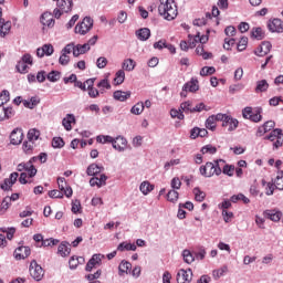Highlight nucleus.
<instances>
[{
    "instance_id": "49530a36",
    "label": "nucleus",
    "mask_w": 283,
    "mask_h": 283,
    "mask_svg": "<svg viewBox=\"0 0 283 283\" xmlns=\"http://www.w3.org/2000/svg\"><path fill=\"white\" fill-rule=\"evenodd\" d=\"M211 74H216V67L213 66H203L200 71V76H211Z\"/></svg>"
},
{
    "instance_id": "603ef678",
    "label": "nucleus",
    "mask_w": 283,
    "mask_h": 283,
    "mask_svg": "<svg viewBox=\"0 0 283 283\" xmlns=\"http://www.w3.org/2000/svg\"><path fill=\"white\" fill-rule=\"evenodd\" d=\"M247 45H249V38H241L237 46L238 51L244 52V50H247Z\"/></svg>"
},
{
    "instance_id": "bf43d9fd",
    "label": "nucleus",
    "mask_w": 283,
    "mask_h": 283,
    "mask_svg": "<svg viewBox=\"0 0 283 283\" xmlns=\"http://www.w3.org/2000/svg\"><path fill=\"white\" fill-rule=\"evenodd\" d=\"M182 255H184V261L187 264H191V262H193V260H195L193 254H191V251H189V250H184Z\"/></svg>"
},
{
    "instance_id": "72a5a7b5",
    "label": "nucleus",
    "mask_w": 283,
    "mask_h": 283,
    "mask_svg": "<svg viewBox=\"0 0 283 283\" xmlns=\"http://www.w3.org/2000/svg\"><path fill=\"white\" fill-rule=\"evenodd\" d=\"M139 190L144 196H147V193H150V191H154V185L149 184V181H143L139 186Z\"/></svg>"
},
{
    "instance_id": "6e6552de",
    "label": "nucleus",
    "mask_w": 283,
    "mask_h": 283,
    "mask_svg": "<svg viewBox=\"0 0 283 283\" xmlns=\"http://www.w3.org/2000/svg\"><path fill=\"white\" fill-rule=\"evenodd\" d=\"M30 253H32L30 247L21 245L14 250L13 256L17 260H25V258H30Z\"/></svg>"
},
{
    "instance_id": "412c9836",
    "label": "nucleus",
    "mask_w": 283,
    "mask_h": 283,
    "mask_svg": "<svg viewBox=\"0 0 283 283\" xmlns=\"http://www.w3.org/2000/svg\"><path fill=\"white\" fill-rule=\"evenodd\" d=\"M136 36L139 41H147L151 36V31L148 28H143L136 31Z\"/></svg>"
},
{
    "instance_id": "aec40b11",
    "label": "nucleus",
    "mask_w": 283,
    "mask_h": 283,
    "mask_svg": "<svg viewBox=\"0 0 283 283\" xmlns=\"http://www.w3.org/2000/svg\"><path fill=\"white\" fill-rule=\"evenodd\" d=\"M113 96H114L115 101H120L122 103H125V101H127V98L132 97V92L115 91Z\"/></svg>"
},
{
    "instance_id": "1a4fd4ad",
    "label": "nucleus",
    "mask_w": 283,
    "mask_h": 283,
    "mask_svg": "<svg viewBox=\"0 0 283 283\" xmlns=\"http://www.w3.org/2000/svg\"><path fill=\"white\" fill-rule=\"evenodd\" d=\"M18 179H19V172H12L10 175V178H7L3 180V182L0 185V188L3 191H10V189L12 188V185H14V182H17Z\"/></svg>"
},
{
    "instance_id": "13d9d810",
    "label": "nucleus",
    "mask_w": 283,
    "mask_h": 283,
    "mask_svg": "<svg viewBox=\"0 0 283 283\" xmlns=\"http://www.w3.org/2000/svg\"><path fill=\"white\" fill-rule=\"evenodd\" d=\"M218 151V148H216V146H212V145H207V146H203L201 148V153L202 154H216Z\"/></svg>"
},
{
    "instance_id": "c85d7f7f",
    "label": "nucleus",
    "mask_w": 283,
    "mask_h": 283,
    "mask_svg": "<svg viewBox=\"0 0 283 283\" xmlns=\"http://www.w3.org/2000/svg\"><path fill=\"white\" fill-rule=\"evenodd\" d=\"M122 67L126 72H134L136 67V61H134L133 59H126L124 60Z\"/></svg>"
},
{
    "instance_id": "9d476101",
    "label": "nucleus",
    "mask_w": 283,
    "mask_h": 283,
    "mask_svg": "<svg viewBox=\"0 0 283 283\" xmlns=\"http://www.w3.org/2000/svg\"><path fill=\"white\" fill-rule=\"evenodd\" d=\"M11 145H21L23 143V129L15 128L10 135Z\"/></svg>"
},
{
    "instance_id": "338daca9",
    "label": "nucleus",
    "mask_w": 283,
    "mask_h": 283,
    "mask_svg": "<svg viewBox=\"0 0 283 283\" xmlns=\"http://www.w3.org/2000/svg\"><path fill=\"white\" fill-rule=\"evenodd\" d=\"M63 196H65L63 190H51V191H49V197L50 198H63Z\"/></svg>"
},
{
    "instance_id": "0e129e2a",
    "label": "nucleus",
    "mask_w": 283,
    "mask_h": 283,
    "mask_svg": "<svg viewBox=\"0 0 283 283\" xmlns=\"http://www.w3.org/2000/svg\"><path fill=\"white\" fill-rule=\"evenodd\" d=\"M221 171H223V174L226 175V176H233V172L235 171V166H233V165H226L224 167H223V170H221Z\"/></svg>"
},
{
    "instance_id": "c03bdc74",
    "label": "nucleus",
    "mask_w": 283,
    "mask_h": 283,
    "mask_svg": "<svg viewBox=\"0 0 283 283\" xmlns=\"http://www.w3.org/2000/svg\"><path fill=\"white\" fill-rule=\"evenodd\" d=\"M193 193H195V200H197V202H202L205 198H207V193L200 190V188H195Z\"/></svg>"
},
{
    "instance_id": "7c9ffc66",
    "label": "nucleus",
    "mask_w": 283,
    "mask_h": 283,
    "mask_svg": "<svg viewBox=\"0 0 283 283\" xmlns=\"http://www.w3.org/2000/svg\"><path fill=\"white\" fill-rule=\"evenodd\" d=\"M39 103H41V99H39V97L36 96L31 97L30 101L28 99L23 101L24 107H28L29 109H34L36 105H39Z\"/></svg>"
},
{
    "instance_id": "a211bd4d",
    "label": "nucleus",
    "mask_w": 283,
    "mask_h": 283,
    "mask_svg": "<svg viewBox=\"0 0 283 283\" xmlns=\"http://www.w3.org/2000/svg\"><path fill=\"white\" fill-rule=\"evenodd\" d=\"M127 147V139L125 137H116L113 142V148L116 149L117 151H125Z\"/></svg>"
},
{
    "instance_id": "2eb2a0df",
    "label": "nucleus",
    "mask_w": 283,
    "mask_h": 283,
    "mask_svg": "<svg viewBox=\"0 0 283 283\" xmlns=\"http://www.w3.org/2000/svg\"><path fill=\"white\" fill-rule=\"evenodd\" d=\"M238 125H240V122L231 116L226 117L222 123V127H228V132H235V129H238Z\"/></svg>"
},
{
    "instance_id": "393cba45",
    "label": "nucleus",
    "mask_w": 283,
    "mask_h": 283,
    "mask_svg": "<svg viewBox=\"0 0 283 283\" xmlns=\"http://www.w3.org/2000/svg\"><path fill=\"white\" fill-rule=\"evenodd\" d=\"M27 138H28V140H31L32 143H36V140H39V138H41V132L36 128H31L28 132Z\"/></svg>"
},
{
    "instance_id": "473e14b6",
    "label": "nucleus",
    "mask_w": 283,
    "mask_h": 283,
    "mask_svg": "<svg viewBox=\"0 0 283 283\" xmlns=\"http://www.w3.org/2000/svg\"><path fill=\"white\" fill-rule=\"evenodd\" d=\"M24 171L28 172L29 178H34L36 176V168L30 161L24 163Z\"/></svg>"
},
{
    "instance_id": "7ed1b4c3",
    "label": "nucleus",
    "mask_w": 283,
    "mask_h": 283,
    "mask_svg": "<svg viewBox=\"0 0 283 283\" xmlns=\"http://www.w3.org/2000/svg\"><path fill=\"white\" fill-rule=\"evenodd\" d=\"M57 8L54 9L53 14L55 19H61L64 13L72 12V8L74 6L73 0H57Z\"/></svg>"
},
{
    "instance_id": "e2e57ef3",
    "label": "nucleus",
    "mask_w": 283,
    "mask_h": 283,
    "mask_svg": "<svg viewBox=\"0 0 283 283\" xmlns=\"http://www.w3.org/2000/svg\"><path fill=\"white\" fill-rule=\"evenodd\" d=\"M252 36L258 39V41H262V39H264V31H262V28H256L252 31Z\"/></svg>"
},
{
    "instance_id": "f257e3e1",
    "label": "nucleus",
    "mask_w": 283,
    "mask_h": 283,
    "mask_svg": "<svg viewBox=\"0 0 283 283\" xmlns=\"http://www.w3.org/2000/svg\"><path fill=\"white\" fill-rule=\"evenodd\" d=\"M158 12L166 21H174L178 17L176 0H159Z\"/></svg>"
},
{
    "instance_id": "4c0bfd02",
    "label": "nucleus",
    "mask_w": 283,
    "mask_h": 283,
    "mask_svg": "<svg viewBox=\"0 0 283 283\" xmlns=\"http://www.w3.org/2000/svg\"><path fill=\"white\" fill-rule=\"evenodd\" d=\"M240 200H242L243 205H249V202H251V200L243 193L232 196L230 202H238Z\"/></svg>"
},
{
    "instance_id": "6e6d98bb",
    "label": "nucleus",
    "mask_w": 283,
    "mask_h": 283,
    "mask_svg": "<svg viewBox=\"0 0 283 283\" xmlns=\"http://www.w3.org/2000/svg\"><path fill=\"white\" fill-rule=\"evenodd\" d=\"M200 43V32H197V34L191 39V35H189V48L193 49L196 45Z\"/></svg>"
},
{
    "instance_id": "f704fd0d",
    "label": "nucleus",
    "mask_w": 283,
    "mask_h": 283,
    "mask_svg": "<svg viewBox=\"0 0 283 283\" xmlns=\"http://www.w3.org/2000/svg\"><path fill=\"white\" fill-rule=\"evenodd\" d=\"M266 185V187H265ZM262 186L265 187V193L268 196H273L275 191V182L272 180V182H266L265 180H262Z\"/></svg>"
},
{
    "instance_id": "2f4dec72",
    "label": "nucleus",
    "mask_w": 283,
    "mask_h": 283,
    "mask_svg": "<svg viewBox=\"0 0 283 283\" xmlns=\"http://www.w3.org/2000/svg\"><path fill=\"white\" fill-rule=\"evenodd\" d=\"M266 90H269V82H266V80H261L256 82V87L254 90L256 94H260L261 92H266Z\"/></svg>"
},
{
    "instance_id": "f3484780",
    "label": "nucleus",
    "mask_w": 283,
    "mask_h": 283,
    "mask_svg": "<svg viewBox=\"0 0 283 283\" xmlns=\"http://www.w3.org/2000/svg\"><path fill=\"white\" fill-rule=\"evenodd\" d=\"M101 262H103V256L101 254H94L86 264V271H92L95 266H101Z\"/></svg>"
},
{
    "instance_id": "37998d69",
    "label": "nucleus",
    "mask_w": 283,
    "mask_h": 283,
    "mask_svg": "<svg viewBox=\"0 0 283 283\" xmlns=\"http://www.w3.org/2000/svg\"><path fill=\"white\" fill-rule=\"evenodd\" d=\"M170 116L171 118H178V120H185V114L182 113V109L180 107L179 109H170Z\"/></svg>"
},
{
    "instance_id": "5fc2aeb1",
    "label": "nucleus",
    "mask_w": 283,
    "mask_h": 283,
    "mask_svg": "<svg viewBox=\"0 0 283 283\" xmlns=\"http://www.w3.org/2000/svg\"><path fill=\"white\" fill-rule=\"evenodd\" d=\"M80 260H83V258L72 256L69 261L70 269H72V270L76 269L78 266V264H81Z\"/></svg>"
},
{
    "instance_id": "423d86ee",
    "label": "nucleus",
    "mask_w": 283,
    "mask_h": 283,
    "mask_svg": "<svg viewBox=\"0 0 283 283\" xmlns=\"http://www.w3.org/2000/svg\"><path fill=\"white\" fill-rule=\"evenodd\" d=\"M193 277V271L191 269L187 270H179L177 273V283H191V280Z\"/></svg>"
},
{
    "instance_id": "ddd939ff",
    "label": "nucleus",
    "mask_w": 283,
    "mask_h": 283,
    "mask_svg": "<svg viewBox=\"0 0 283 283\" xmlns=\"http://www.w3.org/2000/svg\"><path fill=\"white\" fill-rule=\"evenodd\" d=\"M268 29L270 30V32L282 33L283 32V22L280 19L270 20L268 23Z\"/></svg>"
},
{
    "instance_id": "f8f14e48",
    "label": "nucleus",
    "mask_w": 283,
    "mask_h": 283,
    "mask_svg": "<svg viewBox=\"0 0 283 283\" xmlns=\"http://www.w3.org/2000/svg\"><path fill=\"white\" fill-rule=\"evenodd\" d=\"M271 48H273V45L271 44V42L269 41H264L261 43V45L256 49V51L254 52V54L256 56H266V54H269V52H271Z\"/></svg>"
},
{
    "instance_id": "c9c22d12",
    "label": "nucleus",
    "mask_w": 283,
    "mask_h": 283,
    "mask_svg": "<svg viewBox=\"0 0 283 283\" xmlns=\"http://www.w3.org/2000/svg\"><path fill=\"white\" fill-rule=\"evenodd\" d=\"M117 251H136V245L134 243L122 242L118 244Z\"/></svg>"
},
{
    "instance_id": "a19ab883",
    "label": "nucleus",
    "mask_w": 283,
    "mask_h": 283,
    "mask_svg": "<svg viewBox=\"0 0 283 283\" xmlns=\"http://www.w3.org/2000/svg\"><path fill=\"white\" fill-rule=\"evenodd\" d=\"M130 270H132V263H129L127 261L120 262V264L118 266L119 275H123V273H127Z\"/></svg>"
},
{
    "instance_id": "de8ad7c7",
    "label": "nucleus",
    "mask_w": 283,
    "mask_h": 283,
    "mask_svg": "<svg viewBox=\"0 0 283 283\" xmlns=\"http://www.w3.org/2000/svg\"><path fill=\"white\" fill-rule=\"evenodd\" d=\"M282 132V129L276 128L273 129L266 137L265 140H271V143L277 140V137L280 136V133Z\"/></svg>"
},
{
    "instance_id": "052dcab7",
    "label": "nucleus",
    "mask_w": 283,
    "mask_h": 283,
    "mask_svg": "<svg viewBox=\"0 0 283 283\" xmlns=\"http://www.w3.org/2000/svg\"><path fill=\"white\" fill-rule=\"evenodd\" d=\"M178 191L176 190H170L168 193H167V200L169 202H178Z\"/></svg>"
},
{
    "instance_id": "680f3d73",
    "label": "nucleus",
    "mask_w": 283,
    "mask_h": 283,
    "mask_svg": "<svg viewBox=\"0 0 283 283\" xmlns=\"http://www.w3.org/2000/svg\"><path fill=\"white\" fill-rule=\"evenodd\" d=\"M59 239H45L42 241V247H56L59 244Z\"/></svg>"
},
{
    "instance_id": "dca6fc26",
    "label": "nucleus",
    "mask_w": 283,
    "mask_h": 283,
    "mask_svg": "<svg viewBox=\"0 0 283 283\" xmlns=\"http://www.w3.org/2000/svg\"><path fill=\"white\" fill-rule=\"evenodd\" d=\"M106 182H107V176H105V175H99V177L93 176V178L90 179L91 187L101 188V187L105 186Z\"/></svg>"
},
{
    "instance_id": "39448f33",
    "label": "nucleus",
    "mask_w": 283,
    "mask_h": 283,
    "mask_svg": "<svg viewBox=\"0 0 283 283\" xmlns=\"http://www.w3.org/2000/svg\"><path fill=\"white\" fill-rule=\"evenodd\" d=\"M92 28H94V20H92L90 17H86L81 23L76 24L74 32L75 34L85 35L87 32H90V30H92Z\"/></svg>"
},
{
    "instance_id": "f03ea898",
    "label": "nucleus",
    "mask_w": 283,
    "mask_h": 283,
    "mask_svg": "<svg viewBox=\"0 0 283 283\" xmlns=\"http://www.w3.org/2000/svg\"><path fill=\"white\" fill-rule=\"evenodd\" d=\"M220 163H224V160L219 159L214 160V163L208 161L206 165L200 166L199 171L201 176L205 178H213V176H220V174H222Z\"/></svg>"
},
{
    "instance_id": "ea45409f",
    "label": "nucleus",
    "mask_w": 283,
    "mask_h": 283,
    "mask_svg": "<svg viewBox=\"0 0 283 283\" xmlns=\"http://www.w3.org/2000/svg\"><path fill=\"white\" fill-rule=\"evenodd\" d=\"M250 120H252V123H260V120H262V108L254 109L252 115H250Z\"/></svg>"
},
{
    "instance_id": "5701e85b",
    "label": "nucleus",
    "mask_w": 283,
    "mask_h": 283,
    "mask_svg": "<svg viewBox=\"0 0 283 283\" xmlns=\"http://www.w3.org/2000/svg\"><path fill=\"white\" fill-rule=\"evenodd\" d=\"M103 169L104 168L102 166L91 164L86 169V174L87 176H98L103 171Z\"/></svg>"
},
{
    "instance_id": "864d4df0",
    "label": "nucleus",
    "mask_w": 283,
    "mask_h": 283,
    "mask_svg": "<svg viewBox=\"0 0 283 283\" xmlns=\"http://www.w3.org/2000/svg\"><path fill=\"white\" fill-rule=\"evenodd\" d=\"M10 102V92L9 91H2L0 93V105H6V103Z\"/></svg>"
},
{
    "instance_id": "b1692460",
    "label": "nucleus",
    "mask_w": 283,
    "mask_h": 283,
    "mask_svg": "<svg viewBox=\"0 0 283 283\" xmlns=\"http://www.w3.org/2000/svg\"><path fill=\"white\" fill-rule=\"evenodd\" d=\"M75 117L72 114H67L66 117L63 118L62 125L66 132H71L72 129V123H74Z\"/></svg>"
},
{
    "instance_id": "09e8293b",
    "label": "nucleus",
    "mask_w": 283,
    "mask_h": 283,
    "mask_svg": "<svg viewBox=\"0 0 283 283\" xmlns=\"http://www.w3.org/2000/svg\"><path fill=\"white\" fill-rule=\"evenodd\" d=\"M97 87L99 88L101 94L105 92V90H112V84H109V81L107 80H102L98 84Z\"/></svg>"
},
{
    "instance_id": "c756f323",
    "label": "nucleus",
    "mask_w": 283,
    "mask_h": 283,
    "mask_svg": "<svg viewBox=\"0 0 283 283\" xmlns=\"http://www.w3.org/2000/svg\"><path fill=\"white\" fill-rule=\"evenodd\" d=\"M145 112V104L143 102L136 103L132 108H130V114H134V116H140V114Z\"/></svg>"
},
{
    "instance_id": "4468645a",
    "label": "nucleus",
    "mask_w": 283,
    "mask_h": 283,
    "mask_svg": "<svg viewBox=\"0 0 283 283\" xmlns=\"http://www.w3.org/2000/svg\"><path fill=\"white\" fill-rule=\"evenodd\" d=\"M40 22L42 25H44V28H54V15H52L50 12H44L40 18Z\"/></svg>"
},
{
    "instance_id": "a878e982",
    "label": "nucleus",
    "mask_w": 283,
    "mask_h": 283,
    "mask_svg": "<svg viewBox=\"0 0 283 283\" xmlns=\"http://www.w3.org/2000/svg\"><path fill=\"white\" fill-rule=\"evenodd\" d=\"M275 189H279V191H283V170H279L276 172V177L273 180Z\"/></svg>"
},
{
    "instance_id": "bb28decb",
    "label": "nucleus",
    "mask_w": 283,
    "mask_h": 283,
    "mask_svg": "<svg viewBox=\"0 0 283 283\" xmlns=\"http://www.w3.org/2000/svg\"><path fill=\"white\" fill-rule=\"evenodd\" d=\"M180 109L184 114H193V103L191 101L182 102Z\"/></svg>"
},
{
    "instance_id": "0eeeda50",
    "label": "nucleus",
    "mask_w": 283,
    "mask_h": 283,
    "mask_svg": "<svg viewBox=\"0 0 283 283\" xmlns=\"http://www.w3.org/2000/svg\"><path fill=\"white\" fill-rule=\"evenodd\" d=\"M57 187L60 191L64 192V196L66 198H72V193H74V191L72 190V187L67 186V181L65 180L64 177L57 178Z\"/></svg>"
},
{
    "instance_id": "a18cd8bd",
    "label": "nucleus",
    "mask_w": 283,
    "mask_h": 283,
    "mask_svg": "<svg viewBox=\"0 0 283 283\" xmlns=\"http://www.w3.org/2000/svg\"><path fill=\"white\" fill-rule=\"evenodd\" d=\"M52 147L54 149H61L62 147H65V142L61 137H54L52 139Z\"/></svg>"
},
{
    "instance_id": "4d7b16f0",
    "label": "nucleus",
    "mask_w": 283,
    "mask_h": 283,
    "mask_svg": "<svg viewBox=\"0 0 283 283\" xmlns=\"http://www.w3.org/2000/svg\"><path fill=\"white\" fill-rule=\"evenodd\" d=\"M227 271H229V268H227V265H223L221 269L214 270L212 272V275L216 279H220V277H222V275H224V273H227Z\"/></svg>"
},
{
    "instance_id": "69168bd1",
    "label": "nucleus",
    "mask_w": 283,
    "mask_h": 283,
    "mask_svg": "<svg viewBox=\"0 0 283 283\" xmlns=\"http://www.w3.org/2000/svg\"><path fill=\"white\" fill-rule=\"evenodd\" d=\"M242 90H244L243 84H233L229 87L230 94H235V92H242Z\"/></svg>"
},
{
    "instance_id": "3c124183",
    "label": "nucleus",
    "mask_w": 283,
    "mask_h": 283,
    "mask_svg": "<svg viewBox=\"0 0 283 283\" xmlns=\"http://www.w3.org/2000/svg\"><path fill=\"white\" fill-rule=\"evenodd\" d=\"M28 65L27 63H24L22 60H20L18 62V64L15 65V69L18 70V72L20 74H28Z\"/></svg>"
},
{
    "instance_id": "79ce46f5",
    "label": "nucleus",
    "mask_w": 283,
    "mask_h": 283,
    "mask_svg": "<svg viewBox=\"0 0 283 283\" xmlns=\"http://www.w3.org/2000/svg\"><path fill=\"white\" fill-rule=\"evenodd\" d=\"M216 115H211L207 118L206 120V127L207 129H210V132H214L216 130Z\"/></svg>"
},
{
    "instance_id": "774afa93",
    "label": "nucleus",
    "mask_w": 283,
    "mask_h": 283,
    "mask_svg": "<svg viewBox=\"0 0 283 283\" xmlns=\"http://www.w3.org/2000/svg\"><path fill=\"white\" fill-rule=\"evenodd\" d=\"M273 145H274L275 149H280V147H283V134H282V132L276 137V143H274Z\"/></svg>"
},
{
    "instance_id": "9b49d317",
    "label": "nucleus",
    "mask_w": 283,
    "mask_h": 283,
    "mask_svg": "<svg viewBox=\"0 0 283 283\" xmlns=\"http://www.w3.org/2000/svg\"><path fill=\"white\" fill-rule=\"evenodd\" d=\"M264 218L271 220L272 222H280L282 220V211L280 210H265L263 211Z\"/></svg>"
},
{
    "instance_id": "e433bc0d",
    "label": "nucleus",
    "mask_w": 283,
    "mask_h": 283,
    "mask_svg": "<svg viewBox=\"0 0 283 283\" xmlns=\"http://www.w3.org/2000/svg\"><path fill=\"white\" fill-rule=\"evenodd\" d=\"M114 83H115V85H123V83H125V71L124 70H119L116 72Z\"/></svg>"
},
{
    "instance_id": "58836bf2",
    "label": "nucleus",
    "mask_w": 283,
    "mask_h": 283,
    "mask_svg": "<svg viewBox=\"0 0 283 283\" xmlns=\"http://www.w3.org/2000/svg\"><path fill=\"white\" fill-rule=\"evenodd\" d=\"M12 28V24L10 22H1L0 21V36H6V34H10V29Z\"/></svg>"
},
{
    "instance_id": "6ab92c4d",
    "label": "nucleus",
    "mask_w": 283,
    "mask_h": 283,
    "mask_svg": "<svg viewBox=\"0 0 283 283\" xmlns=\"http://www.w3.org/2000/svg\"><path fill=\"white\" fill-rule=\"evenodd\" d=\"M36 147V143L31 142L30 139L25 140L22 144V151L27 154L28 156H31V154H34V148Z\"/></svg>"
},
{
    "instance_id": "cd10ccee",
    "label": "nucleus",
    "mask_w": 283,
    "mask_h": 283,
    "mask_svg": "<svg viewBox=\"0 0 283 283\" xmlns=\"http://www.w3.org/2000/svg\"><path fill=\"white\" fill-rule=\"evenodd\" d=\"M184 90L188 92H198V90H200V86L198 85V80H191L190 82H187L184 85Z\"/></svg>"
},
{
    "instance_id": "20e7f679",
    "label": "nucleus",
    "mask_w": 283,
    "mask_h": 283,
    "mask_svg": "<svg viewBox=\"0 0 283 283\" xmlns=\"http://www.w3.org/2000/svg\"><path fill=\"white\" fill-rule=\"evenodd\" d=\"M29 273L31 277L35 280V282H41V280H43V276L45 275V271L41 265H39L36 260L31 261L29 266Z\"/></svg>"
},
{
    "instance_id": "4be33fe9",
    "label": "nucleus",
    "mask_w": 283,
    "mask_h": 283,
    "mask_svg": "<svg viewBox=\"0 0 283 283\" xmlns=\"http://www.w3.org/2000/svg\"><path fill=\"white\" fill-rule=\"evenodd\" d=\"M57 253L62 258H67V255H70V253H72V248H70V245H67V242H62L57 248Z\"/></svg>"
},
{
    "instance_id": "8fccbe9b",
    "label": "nucleus",
    "mask_w": 283,
    "mask_h": 283,
    "mask_svg": "<svg viewBox=\"0 0 283 283\" xmlns=\"http://www.w3.org/2000/svg\"><path fill=\"white\" fill-rule=\"evenodd\" d=\"M48 81H50L51 83H56V81H59V78H61V72L59 71H52L48 74L46 76Z\"/></svg>"
}]
</instances>
